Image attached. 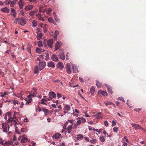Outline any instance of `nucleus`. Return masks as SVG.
<instances>
[{"mask_svg":"<svg viewBox=\"0 0 146 146\" xmlns=\"http://www.w3.org/2000/svg\"><path fill=\"white\" fill-rule=\"evenodd\" d=\"M119 100L122 101H123L124 102V99L122 97H119L118 98Z\"/></svg>","mask_w":146,"mask_h":146,"instance_id":"60","label":"nucleus"},{"mask_svg":"<svg viewBox=\"0 0 146 146\" xmlns=\"http://www.w3.org/2000/svg\"><path fill=\"white\" fill-rule=\"evenodd\" d=\"M116 125V122L113 120L112 121V126H114Z\"/></svg>","mask_w":146,"mask_h":146,"instance_id":"55","label":"nucleus"},{"mask_svg":"<svg viewBox=\"0 0 146 146\" xmlns=\"http://www.w3.org/2000/svg\"><path fill=\"white\" fill-rule=\"evenodd\" d=\"M38 10H36L35 11H30L29 12V14L31 16L33 17L34 16L35 14L38 12Z\"/></svg>","mask_w":146,"mask_h":146,"instance_id":"25","label":"nucleus"},{"mask_svg":"<svg viewBox=\"0 0 146 146\" xmlns=\"http://www.w3.org/2000/svg\"><path fill=\"white\" fill-rule=\"evenodd\" d=\"M32 23H33V27H35L37 25V22L35 21H33Z\"/></svg>","mask_w":146,"mask_h":146,"instance_id":"46","label":"nucleus"},{"mask_svg":"<svg viewBox=\"0 0 146 146\" xmlns=\"http://www.w3.org/2000/svg\"><path fill=\"white\" fill-rule=\"evenodd\" d=\"M70 110V107L69 106L66 105L65 106L64 109V110L67 111H69Z\"/></svg>","mask_w":146,"mask_h":146,"instance_id":"27","label":"nucleus"},{"mask_svg":"<svg viewBox=\"0 0 146 146\" xmlns=\"http://www.w3.org/2000/svg\"><path fill=\"white\" fill-rule=\"evenodd\" d=\"M39 69V68L37 66H36L35 68V73L37 74L38 73V70Z\"/></svg>","mask_w":146,"mask_h":146,"instance_id":"38","label":"nucleus"},{"mask_svg":"<svg viewBox=\"0 0 146 146\" xmlns=\"http://www.w3.org/2000/svg\"><path fill=\"white\" fill-rule=\"evenodd\" d=\"M49 96L50 100L53 98H55L56 97V95L54 92H50L49 93Z\"/></svg>","mask_w":146,"mask_h":146,"instance_id":"8","label":"nucleus"},{"mask_svg":"<svg viewBox=\"0 0 146 146\" xmlns=\"http://www.w3.org/2000/svg\"><path fill=\"white\" fill-rule=\"evenodd\" d=\"M82 122H81V120H80V119L78 120L77 122V124L78 125H80V124Z\"/></svg>","mask_w":146,"mask_h":146,"instance_id":"49","label":"nucleus"},{"mask_svg":"<svg viewBox=\"0 0 146 146\" xmlns=\"http://www.w3.org/2000/svg\"><path fill=\"white\" fill-rule=\"evenodd\" d=\"M78 94L82 98L84 99V98L83 97L82 95L80 94V92L79 91L78 92Z\"/></svg>","mask_w":146,"mask_h":146,"instance_id":"63","label":"nucleus"},{"mask_svg":"<svg viewBox=\"0 0 146 146\" xmlns=\"http://www.w3.org/2000/svg\"><path fill=\"white\" fill-rule=\"evenodd\" d=\"M54 19L55 21L56 22H57L58 23H59L60 22V20L59 18H57L56 15L55 16V17L54 18Z\"/></svg>","mask_w":146,"mask_h":146,"instance_id":"39","label":"nucleus"},{"mask_svg":"<svg viewBox=\"0 0 146 146\" xmlns=\"http://www.w3.org/2000/svg\"><path fill=\"white\" fill-rule=\"evenodd\" d=\"M13 142L10 141H7L5 142L4 143V146H5L6 145H11L13 144Z\"/></svg>","mask_w":146,"mask_h":146,"instance_id":"32","label":"nucleus"},{"mask_svg":"<svg viewBox=\"0 0 146 146\" xmlns=\"http://www.w3.org/2000/svg\"><path fill=\"white\" fill-rule=\"evenodd\" d=\"M38 18L40 20H42L43 21H44V19L41 17V16H39Z\"/></svg>","mask_w":146,"mask_h":146,"instance_id":"54","label":"nucleus"},{"mask_svg":"<svg viewBox=\"0 0 146 146\" xmlns=\"http://www.w3.org/2000/svg\"><path fill=\"white\" fill-rule=\"evenodd\" d=\"M118 129L119 128L118 127H115L113 128V131L114 132H116L117 131Z\"/></svg>","mask_w":146,"mask_h":146,"instance_id":"47","label":"nucleus"},{"mask_svg":"<svg viewBox=\"0 0 146 146\" xmlns=\"http://www.w3.org/2000/svg\"><path fill=\"white\" fill-rule=\"evenodd\" d=\"M53 19L51 17H50L48 19V21L50 23H52L53 22Z\"/></svg>","mask_w":146,"mask_h":146,"instance_id":"44","label":"nucleus"},{"mask_svg":"<svg viewBox=\"0 0 146 146\" xmlns=\"http://www.w3.org/2000/svg\"><path fill=\"white\" fill-rule=\"evenodd\" d=\"M31 98L32 97H28V96L27 98L25 99L26 101L27 100V101L26 103V104H29L32 101V99H31Z\"/></svg>","mask_w":146,"mask_h":146,"instance_id":"23","label":"nucleus"},{"mask_svg":"<svg viewBox=\"0 0 146 146\" xmlns=\"http://www.w3.org/2000/svg\"><path fill=\"white\" fill-rule=\"evenodd\" d=\"M13 103L15 105L16 104H19L18 101L17 100L13 101Z\"/></svg>","mask_w":146,"mask_h":146,"instance_id":"53","label":"nucleus"},{"mask_svg":"<svg viewBox=\"0 0 146 146\" xmlns=\"http://www.w3.org/2000/svg\"><path fill=\"white\" fill-rule=\"evenodd\" d=\"M19 18H16L15 20L14 23H18V22H19Z\"/></svg>","mask_w":146,"mask_h":146,"instance_id":"52","label":"nucleus"},{"mask_svg":"<svg viewBox=\"0 0 146 146\" xmlns=\"http://www.w3.org/2000/svg\"><path fill=\"white\" fill-rule=\"evenodd\" d=\"M101 94L104 96L108 95V94L106 92L104 91H102L101 92Z\"/></svg>","mask_w":146,"mask_h":146,"instance_id":"43","label":"nucleus"},{"mask_svg":"<svg viewBox=\"0 0 146 146\" xmlns=\"http://www.w3.org/2000/svg\"><path fill=\"white\" fill-rule=\"evenodd\" d=\"M27 49L28 52L31 53V46L29 45L27 47Z\"/></svg>","mask_w":146,"mask_h":146,"instance_id":"41","label":"nucleus"},{"mask_svg":"<svg viewBox=\"0 0 146 146\" xmlns=\"http://www.w3.org/2000/svg\"><path fill=\"white\" fill-rule=\"evenodd\" d=\"M83 135L81 134H79L77 135V137H76V138L78 140H79L83 138Z\"/></svg>","mask_w":146,"mask_h":146,"instance_id":"29","label":"nucleus"},{"mask_svg":"<svg viewBox=\"0 0 146 146\" xmlns=\"http://www.w3.org/2000/svg\"><path fill=\"white\" fill-rule=\"evenodd\" d=\"M61 42L60 41H58L55 45V50L56 51L61 46Z\"/></svg>","mask_w":146,"mask_h":146,"instance_id":"11","label":"nucleus"},{"mask_svg":"<svg viewBox=\"0 0 146 146\" xmlns=\"http://www.w3.org/2000/svg\"><path fill=\"white\" fill-rule=\"evenodd\" d=\"M33 7V6L32 5H30L26 6L25 9L27 11L31 10Z\"/></svg>","mask_w":146,"mask_h":146,"instance_id":"18","label":"nucleus"},{"mask_svg":"<svg viewBox=\"0 0 146 146\" xmlns=\"http://www.w3.org/2000/svg\"><path fill=\"white\" fill-rule=\"evenodd\" d=\"M46 63L45 62H40L39 64V70H42L45 66Z\"/></svg>","mask_w":146,"mask_h":146,"instance_id":"4","label":"nucleus"},{"mask_svg":"<svg viewBox=\"0 0 146 146\" xmlns=\"http://www.w3.org/2000/svg\"><path fill=\"white\" fill-rule=\"evenodd\" d=\"M56 66L58 68L61 70L62 69L64 68L63 64L61 62H59L58 63Z\"/></svg>","mask_w":146,"mask_h":146,"instance_id":"17","label":"nucleus"},{"mask_svg":"<svg viewBox=\"0 0 146 146\" xmlns=\"http://www.w3.org/2000/svg\"><path fill=\"white\" fill-rule=\"evenodd\" d=\"M50 100V99L49 98H46L45 99L43 98L41 99L40 100L41 103L43 105H47L46 103H45V102H47V101H49Z\"/></svg>","mask_w":146,"mask_h":146,"instance_id":"12","label":"nucleus"},{"mask_svg":"<svg viewBox=\"0 0 146 146\" xmlns=\"http://www.w3.org/2000/svg\"><path fill=\"white\" fill-rule=\"evenodd\" d=\"M134 110L135 111L139 112L141 110V109H139V108H137V109H134Z\"/></svg>","mask_w":146,"mask_h":146,"instance_id":"62","label":"nucleus"},{"mask_svg":"<svg viewBox=\"0 0 146 146\" xmlns=\"http://www.w3.org/2000/svg\"><path fill=\"white\" fill-rule=\"evenodd\" d=\"M96 85L98 88H100L102 86V84L99 82H97L96 83Z\"/></svg>","mask_w":146,"mask_h":146,"instance_id":"45","label":"nucleus"},{"mask_svg":"<svg viewBox=\"0 0 146 146\" xmlns=\"http://www.w3.org/2000/svg\"><path fill=\"white\" fill-rule=\"evenodd\" d=\"M37 44L38 46L39 47H42L43 46L42 44V42L41 40H39L38 41Z\"/></svg>","mask_w":146,"mask_h":146,"instance_id":"37","label":"nucleus"},{"mask_svg":"<svg viewBox=\"0 0 146 146\" xmlns=\"http://www.w3.org/2000/svg\"><path fill=\"white\" fill-rule=\"evenodd\" d=\"M59 32L58 31H56L54 32V40L56 39L58 35H59Z\"/></svg>","mask_w":146,"mask_h":146,"instance_id":"34","label":"nucleus"},{"mask_svg":"<svg viewBox=\"0 0 146 146\" xmlns=\"http://www.w3.org/2000/svg\"><path fill=\"white\" fill-rule=\"evenodd\" d=\"M45 51V50H42V49H41L38 48H37L36 50V52L39 54H40Z\"/></svg>","mask_w":146,"mask_h":146,"instance_id":"26","label":"nucleus"},{"mask_svg":"<svg viewBox=\"0 0 146 146\" xmlns=\"http://www.w3.org/2000/svg\"><path fill=\"white\" fill-rule=\"evenodd\" d=\"M47 66L49 68H54L55 67V65L54 63L51 61L49 62L48 63Z\"/></svg>","mask_w":146,"mask_h":146,"instance_id":"14","label":"nucleus"},{"mask_svg":"<svg viewBox=\"0 0 146 146\" xmlns=\"http://www.w3.org/2000/svg\"><path fill=\"white\" fill-rule=\"evenodd\" d=\"M17 0H14L13 1H10L8 3V4H10V6L12 7H13L14 5L16 3Z\"/></svg>","mask_w":146,"mask_h":146,"instance_id":"20","label":"nucleus"},{"mask_svg":"<svg viewBox=\"0 0 146 146\" xmlns=\"http://www.w3.org/2000/svg\"><path fill=\"white\" fill-rule=\"evenodd\" d=\"M104 103L105 105L106 106L111 105L113 104L110 102H105Z\"/></svg>","mask_w":146,"mask_h":146,"instance_id":"36","label":"nucleus"},{"mask_svg":"<svg viewBox=\"0 0 146 146\" xmlns=\"http://www.w3.org/2000/svg\"><path fill=\"white\" fill-rule=\"evenodd\" d=\"M44 7L43 6H40L39 8V12L41 13L42 11V9H43Z\"/></svg>","mask_w":146,"mask_h":146,"instance_id":"50","label":"nucleus"},{"mask_svg":"<svg viewBox=\"0 0 146 146\" xmlns=\"http://www.w3.org/2000/svg\"><path fill=\"white\" fill-rule=\"evenodd\" d=\"M2 127L3 129V131L5 132H6L9 131L10 128L9 125L5 123H3L2 124Z\"/></svg>","mask_w":146,"mask_h":146,"instance_id":"2","label":"nucleus"},{"mask_svg":"<svg viewBox=\"0 0 146 146\" xmlns=\"http://www.w3.org/2000/svg\"><path fill=\"white\" fill-rule=\"evenodd\" d=\"M105 85L108 89V92L112 94L113 92L112 90V88L107 84H105Z\"/></svg>","mask_w":146,"mask_h":146,"instance_id":"13","label":"nucleus"},{"mask_svg":"<svg viewBox=\"0 0 146 146\" xmlns=\"http://www.w3.org/2000/svg\"><path fill=\"white\" fill-rule=\"evenodd\" d=\"M17 127H16L15 128V132L16 133H19V134H20V133L19 132L18 130H17Z\"/></svg>","mask_w":146,"mask_h":146,"instance_id":"61","label":"nucleus"},{"mask_svg":"<svg viewBox=\"0 0 146 146\" xmlns=\"http://www.w3.org/2000/svg\"><path fill=\"white\" fill-rule=\"evenodd\" d=\"M26 23V22L24 18H19V22H18V24L22 25H24Z\"/></svg>","mask_w":146,"mask_h":146,"instance_id":"7","label":"nucleus"},{"mask_svg":"<svg viewBox=\"0 0 146 146\" xmlns=\"http://www.w3.org/2000/svg\"><path fill=\"white\" fill-rule=\"evenodd\" d=\"M17 113V112H14V114L13 115V117H11V112H7V114H8V117L9 118L8 120L7 121V123H9L10 122H14L15 123H17V122L16 121L17 119L16 118L15 115Z\"/></svg>","mask_w":146,"mask_h":146,"instance_id":"1","label":"nucleus"},{"mask_svg":"<svg viewBox=\"0 0 146 146\" xmlns=\"http://www.w3.org/2000/svg\"><path fill=\"white\" fill-rule=\"evenodd\" d=\"M72 128V127L71 125L68 126L67 128V133H70Z\"/></svg>","mask_w":146,"mask_h":146,"instance_id":"28","label":"nucleus"},{"mask_svg":"<svg viewBox=\"0 0 146 146\" xmlns=\"http://www.w3.org/2000/svg\"><path fill=\"white\" fill-rule=\"evenodd\" d=\"M42 37V34L41 33L38 34L36 35V38L37 40H39Z\"/></svg>","mask_w":146,"mask_h":146,"instance_id":"31","label":"nucleus"},{"mask_svg":"<svg viewBox=\"0 0 146 146\" xmlns=\"http://www.w3.org/2000/svg\"><path fill=\"white\" fill-rule=\"evenodd\" d=\"M96 115L97 116V117L98 119H100L102 117V113L100 112H98Z\"/></svg>","mask_w":146,"mask_h":146,"instance_id":"33","label":"nucleus"},{"mask_svg":"<svg viewBox=\"0 0 146 146\" xmlns=\"http://www.w3.org/2000/svg\"><path fill=\"white\" fill-rule=\"evenodd\" d=\"M22 139L21 140V143H25L28 141V139L25 135H23L22 136Z\"/></svg>","mask_w":146,"mask_h":146,"instance_id":"15","label":"nucleus"},{"mask_svg":"<svg viewBox=\"0 0 146 146\" xmlns=\"http://www.w3.org/2000/svg\"><path fill=\"white\" fill-rule=\"evenodd\" d=\"M132 126L135 128V129L136 130L137 129H142L139 125L136 124H132Z\"/></svg>","mask_w":146,"mask_h":146,"instance_id":"16","label":"nucleus"},{"mask_svg":"<svg viewBox=\"0 0 146 146\" xmlns=\"http://www.w3.org/2000/svg\"><path fill=\"white\" fill-rule=\"evenodd\" d=\"M51 59L52 60L56 62H58L59 61L58 58L57 56L54 54H53L51 57Z\"/></svg>","mask_w":146,"mask_h":146,"instance_id":"9","label":"nucleus"},{"mask_svg":"<svg viewBox=\"0 0 146 146\" xmlns=\"http://www.w3.org/2000/svg\"><path fill=\"white\" fill-rule=\"evenodd\" d=\"M90 91L91 94L92 95L94 94L95 91V89L94 88L93 86H92L90 88Z\"/></svg>","mask_w":146,"mask_h":146,"instance_id":"30","label":"nucleus"},{"mask_svg":"<svg viewBox=\"0 0 146 146\" xmlns=\"http://www.w3.org/2000/svg\"><path fill=\"white\" fill-rule=\"evenodd\" d=\"M80 120H81V122L83 123H84L86 121V119L85 118L83 117H81L80 118Z\"/></svg>","mask_w":146,"mask_h":146,"instance_id":"51","label":"nucleus"},{"mask_svg":"<svg viewBox=\"0 0 146 146\" xmlns=\"http://www.w3.org/2000/svg\"><path fill=\"white\" fill-rule=\"evenodd\" d=\"M53 102L54 103H56L57 104H58V100H53Z\"/></svg>","mask_w":146,"mask_h":146,"instance_id":"64","label":"nucleus"},{"mask_svg":"<svg viewBox=\"0 0 146 146\" xmlns=\"http://www.w3.org/2000/svg\"><path fill=\"white\" fill-rule=\"evenodd\" d=\"M42 110L45 113H47L48 111V110L47 109H46L44 108H42Z\"/></svg>","mask_w":146,"mask_h":146,"instance_id":"48","label":"nucleus"},{"mask_svg":"<svg viewBox=\"0 0 146 146\" xmlns=\"http://www.w3.org/2000/svg\"><path fill=\"white\" fill-rule=\"evenodd\" d=\"M37 91V90L36 88H33L31 91V94L29 95L28 97L31 98L34 97L36 94Z\"/></svg>","mask_w":146,"mask_h":146,"instance_id":"3","label":"nucleus"},{"mask_svg":"<svg viewBox=\"0 0 146 146\" xmlns=\"http://www.w3.org/2000/svg\"><path fill=\"white\" fill-rule=\"evenodd\" d=\"M7 113H6L5 114V116H4V119L7 121H8V120H7V116H8V114H7Z\"/></svg>","mask_w":146,"mask_h":146,"instance_id":"56","label":"nucleus"},{"mask_svg":"<svg viewBox=\"0 0 146 146\" xmlns=\"http://www.w3.org/2000/svg\"><path fill=\"white\" fill-rule=\"evenodd\" d=\"M36 17H37L38 18V17H39V16H41V13L39 12V13H38V14H36Z\"/></svg>","mask_w":146,"mask_h":146,"instance_id":"58","label":"nucleus"},{"mask_svg":"<svg viewBox=\"0 0 146 146\" xmlns=\"http://www.w3.org/2000/svg\"><path fill=\"white\" fill-rule=\"evenodd\" d=\"M104 124L107 127L108 125V123L107 121H105L104 122Z\"/></svg>","mask_w":146,"mask_h":146,"instance_id":"59","label":"nucleus"},{"mask_svg":"<svg viewBox=\"0 0 146 146\" xmlns=\"http://www.w3.org/2000/svg\"><path fill=\"white\" fill-rule=\"evenodd\" d=\"M57 95L58 98H59L62 97V95L59 93H57Z\"/></svg>","mask_w":146,"mask_h":146,"instance_id":"57","label":"nucleus"},{"mask_svg":"<svg viewBox=\"0 0 146 146\" xmlns=\"http://www.w3.org/2000/svg\"><path fill=\"white\" fill-rule=\"evenodd\" d=\"M72 66L73 72L74 73H76L78 72V70L77 66L76 65L74 64H73Z\"/></svg>","mask_w":146,"mask_h":146,"instance_id":"19","label":"nucleus"},{"mask_svg":"<svg viewBox=\"0 0 146 146\" xmlns=\"http://www.w3.org/2000/svg\"><path fill=\"white\" fill-rule=\"evenodd\" d=\"M1 10L2 12L7 13H8L9 11V9H8L7 7L2 8Z\"/></svg>","mask_w":146,"mask_h":146,"instance_id":"21","label":"nucleus"},{"mask_svg":"<svg viewBox=\"0 0 146 146\" xmlns=\"http://www.w3.org/2000/svg\"><path fill=\"white\" fill-rule=\"evenodd\" d=\"M59 57L62 60L65 59V55L64 53L59 54L58 55Z\"/></svg>","mask_w":146,"mask_h":146,"instance_id":"24","label":"nucleus"},{"mask_svg":"<svg viewBox=\"0 0 146 146\" xmlns=\"http://www.w3.org/2000/svg\"><path fill=\"white\" fill-rule=\"evenodd\" d=\"M19 7L21 9H23V7L24 4L22 0H20L19 2Z\"/></svg>","mask_w":146,"mask_h":146,"instance_id":"22","label":"nucleus"},{"mask_svg":"<svg viewBox=\"0 0 146 146\" xmlns=\"http://www.w3.org/2000/svg\"><path fill=\"white\" fill-rule=\"evenodd\" d=\"M52 9L51 8H49L48 9V10L47 9V10L46 11V13L48 15H50L51 14H50V13L52 11Z\"/></svg>","mask_w":146,"mask_h":146,"instance_id":"35","label":"nucleus"},{"mask_svg":"<svg viewBox=\"0 0 146 146\" xmlns=\"http://www.w3.org/2000/svg\"><path fill=\"white\" fill-rule=\"evenodd\" d=\"M100 140L102 142H104L105 139L104 137L103 136H100L99 137Z\"/></svg>","mask_w":146,"mask_h":146,"instance_id":"40","label":"nucleus"},{"mask_svg":"<svg viewBox=\"0 0 146 146\" xmlns=\"http://www.w3.org/2000/svg\"><path fill=\"white\" fill-rule=\"evenodd\" d=\"M61 137V134L60 133H57L54 135L52 136L53 139H58L60 138Z\"/></svg>","mask_w":146,"mask_h":146,"instance_id":"10","label":"nucleus"},{"mask_svg":"<svg viewBox=\"0 0 146 146\" xmlns=\"http://www.w3.org/2000/svg\"><path fill=\"white\" fill-rule=\"evenodd\" d=\"M97 141L96 139H93L92 140H91L90 141V142L92 144H94Z\"/></svg>","mask_w":146,"mask_h":146,"instance_id":"42","label":"nucleus"},{"mask_svg":"<svg viewBox=\"0 0 146 146\" xmlns=\"http://www.w3.org/2000/svg\"><path fill=\"white\" fill-rule=\"evenodd\" d=\"M66 70L67 72L69 74L71 73V70L70 68V63H67L65 67Z\"/></svg>","mask_w":146,"mask_h":146,"instance_id":"5","label":"nucleus"},{"mask_svg":"<svg viewBox=\"0 0 146 146\" xmlns=\"http://www.w3.org/2000/svg\"><path fill=\"white\" fill-rule=\"evenodd\" d=\"M53 40L52 39H50L46 41L47 45L50 48H52V45L53 43Z\"/></svg>","mask_w":146,"mask_h":146,"instance_id":"6","label":"nucleus"}]
</instances>
